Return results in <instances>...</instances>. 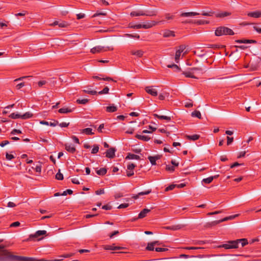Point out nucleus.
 <instances>
[{"instance_id": "1", "label": "nucleus", "mask_w": 261, "mask_h": 261, "mask_svg": "<svg viewBox=\"0 0 261 261\" xmlns=\"http://www.w3.org/2000/svg\"><path fill=\"white\" fill-rule=\"evenodd\" d=\"M3 240H1V261H34L35 258L21 256L15 255L11 254L7 250L5 249V248L7 246V245H4L3 243Z\"/></svg>"}, {"instance_id": "2", "label": "nucleus", "mask_w": 261, "mask_h": 261, "mask_svg": "<svg viewBox=\"0 0 261 261\" xmlns=\"http://www.w3.org/2000/svg\"><path fill=\"white\" fill-rule=\"evenodd\" d=\"M241 243L242 247L248 244L247 239H240L234 241H229L227 243L223 244L219 246L220 248H224L225 249H236L239 247L238 245Z\"/></svg>"}, {"instance_id": "3", "label": "nucleus", "mask_w": 261, "mask_h": 261, "mask_svg": "<svg viewBox=\"0 0 261 261\" xmlns=\"http://www.w3.org/2000/svg\"><path fill=\"white\" fill-rule=\"evenodd\" d=\"M215 34L217 36H221L222 35H233L234 33L231 29L227 27L221 26L216 29Z\"/></svg>"}, {"instance_id": "4", "label": "nucleus", "mask_w": 261, "mask_h": 261, "mask_svg": "<svg viewBox=\"0 0 261 261\" xmlns=\"http://www.w3.org/2000/svg\"><path fill=\"white\" fill-rule=\"evenodd\" d=\"M33 114L30 112H26L23 115H21L18 113H13L9 117L12 119L21 118L22 119H27L33 117Z\"/></svg>"}, {"instance_id": "5", "label": "nucleus", "mask_w": 261, "mask_h": 261, "mask_svg": "<svg viewBox=\"0 0 261 261\" xmlns=\"http://www.w3.org/2000/svg\"><path fill=\"white\" fill-rule=\"evenodd\" d=\"M113 48L110 47H104L101 46H96L91 49L90 52L93 54L106 51L108 50H113Z\"/></svg>"}, {"instance_id": "6", "label": "nucleus", "mask_w": 261, "mask_h": 261, "mask_svg": "<svg viewBox=\"0 0 261 261\" xmlns=\"http://www.w3.org/2000/svg\"><path fill=\"white\" fill-rule=\"evenodd\" d=\"M47 233L45 230H38L34 234H31L29 236V240H34L38 238L41 236L45 235Z\"/></svg>"}, {"instance_id": "7", "label": "nucleus", "mask_w": 261, "mask_h": 261, "mask_svg": "<svg viewBox=\"0 0 261 261\" xmlns=\"http://www.w3.org/2000/svg\"><path fill=\"white\" fill-rule=\"evenodd\" d=\"M116 151V150L115 148L112 147L110 148L109 149L107 150V151L106 152V156L110 159L114 158L115 156V153Z\"/></svg>"}, {"instance_id": "8", "label": "nucleus", "mask_w": 261, "mask_h": 261, "mask_svg": "<svg viewBox=\"0 0 261 261\" xmlns=\"http://www.w3.org/2000/svg\"><path fill=\"white\" fill-rule=\"evenodd\" d=\"M146 92L153 96L158 95V92L155 89L152 88V87L149 86L145 88Z\"/></svg>"}, {"instance_id": "9", "label": "nucleus", "mask_w": 261, "mask_h": 261, "mask_svg": "<svg viewBox=\"0 0 261 261\" xmlns=\"http://www.w3.org/2000/svg\"><path fill=\"white\" fill-rule=\"evenodd\" d=\"M161 155H156L155 156H149L148 159L149 160L152 165H155L156 164V161L161 159Z\"/></svg>"}, {"instance_id": "10", "label": "nucleus", "mask_w": 261, "mask_h": 261, "mask_svg": "<svg viewBox=\"0 0 261 261\" xmlns=\"http://www.w3.org/2000/svg\"><path fill=\"white\" fill-rule=\"evenodd\" d=\"M236 43H256L257 41L255 40H250V39H238L235 41Z\"/></svg>"}, {"instance_id": "11", "label": "nucleus", "mask_w": 261, "mask_h": 261, "mask_svg": "<svg viewBox=\"0 0 261 261\" xmlns=\"http://www.w3.org/2000/svg\"><path fill=\"white\" fill-rule=\"evenodd\" d=\"M64 146L65 149L70 153H74L76 151L75 147L73 145L65 144Z\"/></svg>"}, {"instance_id": "12", "label": "nucleus", "mask_w": 261, "mask_h": 261, "mask_svg": "<svg viewBox=\"0 0 261 261\" xmlns=\"http://www.w3.org/2000/svg\"><path fill=\"white\" fill-rule=\"evenodd\" d=\"M100 76H102V77H99L98 76H93L92 77L93 79H96V80H103V81H113L114 82H116V81L113 80L112 78L110 77H104L101 74H100Z\"/></svg>"}, {"instance_id": "13", "label": "nucleus", "mask_w": 261, "mask_h": 261, "mask_svg": "<svg viewBox=\"0 0 261 261\" xmlns=\"http://www.w3.org/2000/svg\"><path fill=\"white\" fill-rule=\"evenodd\" d=\"M158 13V11L156 9L151 10H147L145 12V16H156Z\"/></svg>"}, {"instance_id": "14", "label": "nucleus", "mask_w": 261, "mask_h": 261, "mask_svg": "<svg viewBox=\"0 0 261 261\" xmlns=\"http://www.w3.org/2000/svg\"><path fill=\"white\" fill-rule=\"evenodd\" d=\"M150 212V210L147 208H144L141 212L139 214L138 218L142 219L146 217L147 213Z\"/></svg>"}, {"instance_id": "15", "label": "nucleus", "mask_w": 261, "mask_h": 261, "mask_svg": "<svg viewBox=\"0 0 261 261\" xmlns=\"http://www.w3.org/2000/svg\"><path fill=\"white\" fill-rule=\"evenodd\" d=\"M156 24V22L154 21H151L150 22H147L145 24H142V28L143 29H149L151 28L152 27L155 25Z\"/></svg>"}, {"instance_id": "16", "label": "nucleus", "mask_w": 261, "mask_h": 261, "mask_svg": "<svg viewBox=\"0 0 261 261\" xmlns=\"http://www.w3.org/2000/svg\"><path fill=\"white\" fill-rule=\"evenodd\" d=\"M40 123L42 124L47 125H50L51 126H55L59 124V122L57 120H54L53 122H48L46 121H42L40 122Z\"/></svg>"}, {"instance_id": "17", "label": "nucleus", "mask_w": 261, "mask_h": 261, "mask_svg": "<svg viewBox=\"0 0 261 261\" xmlns=\"http://www.w3.org/2000/svg\"><path fill=\"white\" fill-rule=\"evenodd\" d=\"M248 16L254 18H258L261 17V12L256 11L254 12H249L248 13Z\"/></svg>"}, {"instance_id": "18", "label": "nucleus", "mask_w": 261, "mask_h": 261, "mask_svg": "<svg viewBox=\"0 0 261 261\" xmlns=\"http://www.w3.org/2000/svg\"><path fill=\"white\" fill-rule=\"evenodd\" d=\"M163 35V37L165 38L174 37L175 36L174 32L170 30L165 31Z\"/></svg>"}, {"instance_id": "19", "label": "nucleus", "mask_w": 261, "mask_h": 261, "mask_svg": "<svg viewBox=\"0 0 261 261\" xmlns=\"http://www.w3.org/2000/svg\"><path fill=\"white\" fill-rule=\"evenodd\" d=\"M131 16H145V12L142 10L132 11L130 14Z\"/></svg>"}, {"instance_id": "20", "label": "nucleus", "mask_w": 261, "mask_h": 261, "mask_svg": "<svg viewBox=\"0 0 261 261\" xmlns=\"http://www.w3.org/2000/svg\"><path fill=\"white\" fill-rule=\"evenodd\" d=\"M130 53L132 55L136 56L139 58L142 57L144 54V51L142 50H132Z\"/></svg>"}, {"instance_id": "21", "label": "nucleus", "mask_w": 261, "mask_h": 261, "mask_svg": "<svg viewBox=\"0 0 261 261\" xmlns=\"http://www.w3.org/2000/svg\"><path fill=\"white\" fill-rule=\"evenodd\" d=\"M125 159H126V160H127V159H128V160L135 159V160H140V157L138 155L134 154H133L131 153H128L127 154V155L125 158Z\"/></svg>"}, {"instance_id": "22", "label": "nucleus", "mask_w": 261, "mask_h": 261, "mask_svg": "<svg viewBox=\"0 0 261 261\" xmlns=\"http://www.w3.org/2000/svg\"><path fill=\"white\" fill-rule=\"evenodd\" d=\"M199 13L197 12H184L180 14L181 17H191L199 15Z\"/></svg>"}, {"instance_id": "23", "label": "nucleus", "mask_w": 261, "mask_h": 261, "mask_svg": "<svg viewBox=\"0 0 261 261\" xmlns=\"http://www.w3.org/2000/svg\"><path fill=\"white\" fill-rule=\"evenodd\" d=\"M153 116L155 117L158 118L159 119H164V120H167V121H169L171 120V117H169V116H164V115H159L157 114H154Z\"/></svg>"}, {"instance_id": "24", "label": "nucleus", "mask_w": 261, "mask_h": 261, "mask_svg": "<svg viewBox=\"0 0 261 261\" xmlns=\"http://www.w3.org/2000/svg\"><path fill=\"white\" fill-rule=\"evenodd\" d=\"M135 137L137 138L138 139L144 141H149L151 138L147 136H143V135H140L137 134L135 136Z\"/></svg>"}, {"instance_id": "25", "label": "nucleus", "mask_w": 261, "mask_h": 261, "mask_svg": "<svg viewBox=\"0 0 261 261\" xmlns=\"http://www.w3.org/2000/svg\"><path fill=\"white\" fill-rule=\"evenodd\" d=\"M187 139L190 140L196 141L199 139L200 136L199 135L195 134L193 135H186Z\"/></svg>"}, {"instance_id": "26", "label": "nucleus", "mask_w": 261, "mask_h": 261, "mask_svg": "<svg viewBox=\"0 0 261 261\" xmlns=\"http://www.w3.org/2000/svg\"><path fill=\"white\" fill-rule=\"evenodd\" d=\"M231 14L230 13L228 12H223L221 13H219L216 14V17H225L228 16H229Z\"/></svg>"}, {"instance_id": "27", "label": "nucleus", "mask_w": 261, "mask_h": 261, "mask_svg": "<svg viewBox=\"0 0 261 261\" xmlns=\"http://www.w3.org/2000/svg\"><path fill=\"white\" fill-rule=\"evenodd\" d=\"M107 170L106 168H101L96 171V173L99 175H104L107 173Z\"/></svg>"}, {"instance_id": "28", "label": "nucleus", "mask_w": 261, "mask_h": 261, "mask_svg": "<svg viewBox=\"0 0 261 261\" xmlns=\"http://www.w3.org/2000/svg\"><path fill=\"white\" fill-rule=\"evenodd\" d=\"M155 243H156V242H151L148 243L146 249L149 251H153L154 249H155L154 246L155 245Z\"/></svg>"}, {"instance_id": "29", "label": "nucleus", "mask_w": 261, "mask_h": 261, "mask_svg": "<svg viewBox=\"0 0 261 261\" xmlns=\"http://www.w3.org/2000/svg\"><path fill=\"white\" fill-rule=\"evenodd\" d=\"M117 108L116 107L114 106V105L108 106L106 108V111L108 112H114L117 111Z\"/></svg>"}, {"instance_id": "30", "label": "nucleus", "mask_w": 261, "mask_h": 261, "mask_svg": "<svg viewBox=\"0 0 261 261\" xmlns=\"http://www.w3.org/2000/svg\"><path fill=\"white\" fill-rule=\"evenodd\" d=\"M72 111V110L71 109H70L68 108H62L58 110V112L60 113H70Z\"/></svg>"}, {"instance_id": "31", "label": "nucleus", "mask_w": 261, "mask_h": 261, "mask_svg": "<svg viewBox=\"0 0 261 261\" xmlns=\"http://www.w3.org/2000/svg\"><path fill=\"white\" fill-rule=\"evenodd\" d=\"M167 67L170 68L174 69L175 71H181V68L175 64L167 65Z\"/></svg>"}, {"instance_id": "32", "label": "nucleus", "mask_w": 261, "mask_h": 261, "mask_svg": "<svg viewBox=\"0 0 261 261\" xmlns=\"http://www.w3.org/2000/svg\"><path fill=\"white\" fill-rule=\"evenodd\" d=\"M105 249L106 250H120L121 247H114L112 245H106Z\"/></svg>"}, {"instance_id": "33", "label": "nucleus", "mask_w": 261, "mask_h": 261, "mask_svg": "<svg viewBox=\"0 0 261 261\" xmlns=\"http://www.w3.org/2000/svg\"><path fill=\"white\" fill-rule=\"evenodd\" d=\"M92 129L91 128H86L82 130V133H85L87 135H93L94 133L92 132Z\"/></svg>"}, {"instance_id": "34", "label": "nucleus", "mask_w": 261, "mask_h": 261, "mask_svg": "<svg viewBox=\"0 0 261 261\" xmlns=\"http://www.w3.org/2000/svg\"><path fill=\"white\" fill-rule=\"evenodd\" d=\"M83 92L92 95H96L97 94V92L95 90H92L90 88L88 90H84Z\"/></svg>"}, {"instance_id": "35", "label": "nucleus", "mask_w": 261, "mask_h": 261, "mask_svg": "<svg viewBox=\"0 0 261 261\" xmlns=\"http://www.w3.org/2000/svg\"><path fill=\"white\" fill-rule=\"evenodd\" d=\"M182 74H184L187 77H191L193 79H197V77L193 75L191 72H185L183 71Z\"/></svg>"}, {"instance_id": "36", "label": "nucleus", "mask_w": 261, "mask_h": 261, "mask_svg": "<svg viewBox=\"0 0 261 261\" xmlns=\"http://www.w3.org/2000/svg\"><path fill=\"white\" fill-rule=\"evenodd\" d=\"M125 36L127 37L133 38L137 39H139L140 37V35L137 34H125Z\"/></svg>"}, {"instance_id": "37", "label": "nucleus", "mask_w": 261, "mask_h": 261, "mask_svg": "<svg viewBox=\"0 0 261 261\" xmlns=\"http://www.w3.org/2000/svg\"><path fill=\"white\" fill-rule=\"evenodd\" d=\"M191 115L193 117H197V118H198L199 119H200L201 117L200 112L199 111H197V110H195L194 112H193L192 113Z\"/></svg>"}, {"instance_id": "38", "label": "nucleus", "mask_w": 261, "mask_h": 261, "mask_svg": "<svg viewBox=\"0 0 261 261\" xmlns=\"http://www.w3.org/2000/svg\"><path fill=\"white\" fill-rule=\"evenodd\" d=\"M109 88L108 87H105L102 90L97 92V94L99 95L105 94L109 93Z\"/></svg>"}, {"instance_id": "39", "label": "nucleus", "mask_w": 261, "mask_h": 261, "mask_svg": "<svg viewBox=\"0 0 261 261\" xmlns=\"http://www.w3.org/2000/svg\"><path fill=\"white\" fill-rule=\"evenodd\" d=\"M213 178L212 176L208 177L206 178H204L202 182L204 184H208L212 182Z\"/></svg>"}, {"instance_id": "40", "label": "nucleus", "mask_w": 261, "mask_h": 261, "mask_svg": "<svg viewBox=\"0 0 261 261\" xmlns=\"http://www.w3.org/2000/svg\"><path fill=\"white\" fill-rule=\"evenodd\" d=\"M180 55H181V53H180L179 50L176 51L175 56V61L177 63H178L179 62Z\"/></svg>"}, {"instance_id": "41", "label": "nucleus", "mask_w": 261, "mask_h": 261, "mask_svg": "<svg viewBox=\"0 0 261 261\" xmlns=\"http://www.w3.org/2000/svg\"><path fill=\"white\" fill-rule=\"evenodd\" d=\"M89 100L88 99H78L76 100V101L79 104L85 105V104L87 103L89 101Z\"/></svg>"}, {"instance_id": "42", "label": "nucleus", "mask_w": 261, "mask_h": 261, "mask_svg": "<svg viewBox=\"0 0 261 261\" xmlns=\"http://www.w3.org/2000/svg\"><path fill=\"white\" fill-rule=\"evenodd\" d=\"M63 175L60 172V170H59V172L56 175V178L58 180H63Z\"/></svg>"}, {"instance_id": "43", "label": "nucleus", "mask_w": 261, "mask_h": 261, "mask_svg": "<svg viewBox=\"0 0 261 261\" xmlns=\"http://www.w3.org/2000/svg\"><path fill=\"white\" fill-rule=\"evenodd\" d=\"M99 150V146L98 145H94L93 146V148L92 150L91 153L92 154H96L98 152Z\"/></svg>"}, {"instance_id": "44", "label": "nucleus", "mask_w": 261, "mask_h": 261, "mask_svg": "<svg viewBox=\"0 0 261 261\" xmlns=\"http://www.w3.org/2000/svg\"><path fill=\"white\" fill-rule=\"evenodd\" d=\"M219 223H220V220H219L214 221L211 222L210 223H208L207 224V225L209 227H211V226H213L216 225H217V224H218Z\"/></svg>"}, {"instance_id": "45", "label": "nucleus", "mask_w": 261, "mask_h": 261, "mask_svg": "<svg viewBox=\"0 0 261 261\" xmlns=\"http://www.w3.org/2000/svg\"><path fill=\"white\" fill-rule=\"evenodd\" d=\"M73 193V191L70 189L66 190V191H64L62 194L61 195L62 196H66L67 194L71 195Z\"/></svg>"}, {"instance_id": "46", "label": "nucleus", "mask_w": 261, "mask_h": 261, "mask_svg": "<svg viewBox=\"0 0 261 261\" xmlns=\"http://www.w3.org/2000/svg\"><path fill=\"white\" fill-rule=\"evenodd\" d=\"M68 25V23L66 21L59 22V27L60 28H65Z\"/></svg>"}, {"instance_id": "47", "label": "nucleus", "mask_w": 261, "mask_h": 261, "mask_svg": "<svg viewBox=\"0 0 261 261\" xmlns=\"http://www.w3.org/2000/svg\"><path fill=\"white\" fill-rule=\"evenodd\" d=\"M166 170L172 172L175 170V168L173 166H170V165H166Z\"/></svg>"}, {"instance_id": "48", "label": "nucleus", "mask_w": 261, "mask_h": 261, "mask_svg": "<svg viewBox=\"0 0 261 261\" xmlns=\"http://www.w3.org/2000/svg\"><path fill=\"white\" fill-rule=\"evenodd\" d=\"M14 156L12 154H9L8 152H6V159L7 160L10 161L14 158Z\"/></svg>"}, {"instance_id": "49", "label": "nucleus", "mask_w": 261, "mask_h": 261, "mask_svg": "<svg viewBox=\"0 0 261 261\" xmlns=\"http://www.w3.org/2000/svg\"><path fill=\"white\" fill-rule=\"evenodd\" d=\"M168 229H171V230H177L180 228V227L179 225H176V226H168L166 227Z\"/></svg>"}, {"instance_id": "50", "label": "nucleus", "mask_w": 261, "mask_h": 261, "mask_svg": "<svg viewBox=\"0 0 261 261\" xmlns=\"http://www.w3.org/2000/svg\"><path fill=\"white\" fill-rule=\"evenodd\" d=\"M63 259V257H60L59 259L51 260H46L44 259H37L35 258V260L34 261H61Z\"/></svg>"}, {"instance_id": "51", "label": "nucleus", "mask_w": 261, "mask_h": 261, "mask_svg": "<svg viewBox=\"0 0 261 261\" xmlns=\"http://www.w3.org/2000/svg\"><path fill=\"white\" fill-rule=\"evenodd\" d=\"M214 13V12H213L212 11H210L208 12L203 11L202 13H201V15H202L203 16H213Z\"/></svg>"}, {"instance_id": "52", "label": "nucleus", "mask_w": 261, "mask_h": 261, "mask_svg": "<svg viewBox=\"0 0 261 261\" xmlns=\"http://www.w3.org/2000/svg\"><path fill=\"white\" fill-rule=\"evenodd\" d=\"M151 192V190L150 189V190H148L147 191H146L144 192H141L139 193V195L140 196H143V195H148V194H150Z\"/></svg>"}, {"instance_id": "53", "label": "nucleus", "mask_w": 261, "mask_h": 261, "mask_svg": "<svg viewBox=\"0 0 261 261\" xmlns=\"http://www.w3.org/2000/svg\"><path fill=\"white\" fill-rule=\"evenodd\" d=\"M176 186V185H173V184L170 185V186H169L166 188L165 191H169L170 190H172Z\"/></svg>"}, {"instance_id": "54", "label": "nucleus", "mask_w": 261, "mask_h": 261, "mask_svg": "<svg viewBox=\"0 0 261 261\" xmlns=\"http://www.w3.org/2000/svg\"><path fill=\"white\" fill-rule=\"evenodd\" d=\"M129 28L135 29H139L142 28V24L132 25H130L129 27Z\"/></svg>"}, {"instance_id": "55", "label": "nucleus", "mask_w": 261, "mask_h": 261, "mask_svg": "<svg viewBox=\"0 0 261 261\" xmlns=\"http://www.w3.org/2000/svg\"><path fill=\"white\" fill-rule=\"evenodd\" d=\"M3 205L5 206H8L9 207H14L16 206L15 204L12 202H9L6 205L5 204L3 203Z\"/></svg>"}, {"instance_id": "56", "label": "nucleus", "mask_w": 261, "mask_h": 261, "mask_svg": "<svg viewBox=\"0 0 261 261\" xmlns=\"http://www.w3.org/2000/svg\"><path fill=\"white\" fill-rule=\"evenodd\" d=\"M20 225V223L18 221H16V222H14L12 223H11L10 225H9V227H18V226H19Z\"/></svg>"}, {"instance_id": "57", "label": "nucleus", "mask_w": 261, "mask_h": 261, "mask_svg": "<svg viewBox=\"0 0 261 261\" xmlns=\"http://www.w3.org/2000/svg\"><path fill=\"white\" fill-rule=\"evenodd\" d=\"M136 167V165L133 163L130 164L127 166V170H133Z\"/></svg>"}, {"instance_id": "58", "label": "nucleus", "mask_w": 261, "mask_h": 261, "mask_svg": "<svg viewBox=\"0 0 261 261\" xmlns=\"http://www.w3.org/2000/svg\"><path fill=\"white\" fill-rule=\"evenodd\" d=\"M41 165L40 164L37 165L35 168L36 172L40 173L41 172Z\"/></svg>"}, {"instance_id": "59", "label": "nucleus", "mask_w": 261, "mask_h": 261, "mask_svg": "<svg viewBox=\"0 0 261 261\" xmlns=\"http://www.w3.org/2000/svg\"><path fill=\"white\" fill-rule=\"evenodd\" d=\"M27 13V11H23L22 12H20V13L15 14V16L16 17H18V16L23 17V16H24Z\"/></svg>"}, {"instance_id": "60", "label": "nucleus", "mask_w": 261, "mask_h": 261, "mask_svg": "<svg viewBox=\"0 0 261 261\" xmlns=\"http://www.w3.org/2000/svg\"><path fill=\"white\" fill-rule=\"evenodd\" d=\"M208 23H209V22L208 21L204 20H197L196 22V23H197L198 24H207Z\"/></svg>"}, {"instance_id": "61", "label": "nucleus", "mask_w": 261, "mask_h": 261, "mask_svg": "<svg viewBox=\"0 0 261 261\" xmlns=\"http://www.w3.org/2000/svg\"><path fill=\"white\" fill-rule=\"evenodd\" d=\"M129 206V204L128 203H122V204H120L118 206V208H126L128 206Z\"/></svg>"}, {"instance_id": "62", "label": "nucleus", "mask_w": 261, "mask_h": 261, "mask_svg": "<svg viewBox=\"0 0 261 261\" xmlns=\"http://www.w3.org/2000/svg\"><path fill=\"white\" fill-rule=\"evenodd\" d=\"M233 141V137H227V145H229Z\"/></svg>"}, {"instance_id": "63", "label": "nucleus", "mask_w": 261, "mask_h": 261, "mask_svg": "<svg viewBox=\"0 0 261 261\" xmlns=\"http://www.w3.org/2000/svg\"><path fill=\"white\" fill-rule=\"evenodd\" d=\"M112 208V206L109 204L104 205L102 206V208L106 210H110Z\"/></svg>"}, {"instance_id": "64", "label": "nucleus", "mask_w": 261, "mask_h": 261, "mask_svg": "<svg viewBox=\"0 0 261 261\" xmlns=\"http://www.w3.org/2000/svg\"><path fill=\"white\" fill-rule=\"evenodd\" d=\"M105 193V191L103 189H100L95 191V194L96 195H101Z\"/></svg>"}]
</instances>
